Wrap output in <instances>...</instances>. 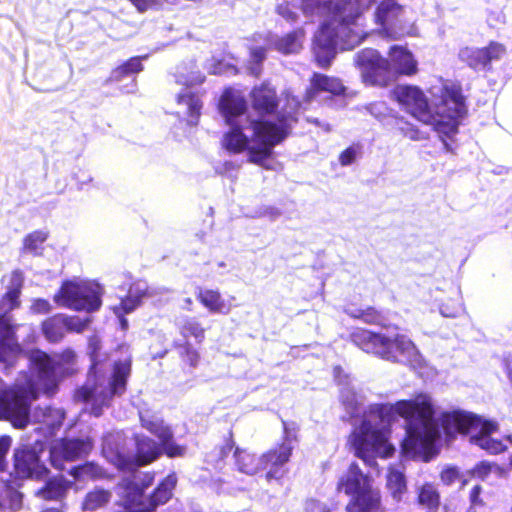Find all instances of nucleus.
Returning a JSON list of instances; mask_svg holds the SVG:
<instances>
[{
  "mask_svg": "<svg viewBox=\"0 0 512 512\" xmlns=\"http://www.w3.org/2000/svg\"><path fill=\"white\" fill-rule=\"evenodd\" d=\"M141 425L148 432L156 436L159 441H166L171 437V429L163 421L141 417Z\"/></svg>",
  "mask_w": 512,
  "mask_h": 512,
  "instance_id": "nucleus-43",
  "label": "nucleus"
},
{
  "mask_svg": "<svg viewBox=\"0 0 512 512\" xmlns=\"http://www.w3.org/2000/svg\"><path fill=\"white\" fill-rule=\"evenodd\" d=\"M506 46L497 41H490L485 47H464L460 51V58L475 71H490L493 61H499L506 54Z\"/></svg>",
  "mask_w": 512,
  "mask_h": 512,
  "instance_id": "nucleus-16",
  "label": "nucleus"
},
{
  "mask_svg": "<svg viewBox=\"0 0 512 512\" xmlns=\"http://www.w3.org/2000/svg\"><path fill=\"white\" fill-rule=\"evenodd\" d=\"M69 482L63 476L48 479L36 495L45 501H57L63 499L69 489Z\"/></svg>",
  "mask_w": 512,
  "mask_h": 512,
  "instance_id": "nucleus-29",
  "label": "nucleus"
},
{
  "mask_svg": "<svg viewBox=\"0 0 512 512\" xmlns=\"http://www.w3.org/2000/svg\"><path fill=\"white\" fill-rule=\"evenodd\" d=\"M416 501L426 512H438L441 497L433 483L425 482L418 488Z\"/></svg>",
  "mask_w": 512,
  "mask_h": 512,
  "instance_id": "nucleus-31",
  "label": "nucleus"
},
{
  "mask_svg": "<svg viewBox=\"0 0 512 512\" xmlns=\"http://www.w3.org/2000/svg\"><path fill=\"white\" fill-rule=\"evenodd\" d=\"M13 288L9 289L1 298L0 304L7 302L8 309L5 312L10 313L12 310L20 307L21 302L19 300L21 294V288L23 285L22 273L18 270L12 273Z\"/></svg>",
  "mask_w": 512,
  "mask_h": 512,
  "instance_id": "nucleus-37",
  "label": "nucleus"
},
{
  "mask_svg": "<svg viewBox=\"0 0 512 512\" xmlns=\"http://www.w3.org/2000/svg\"><path fill=\"white\" fill-rule=\"evenodd\" d=\"M178 104H184L188 107V115L191 117H199L203 103L198 94L193 92L180 93L177 95Z\"/></svg>",
  "mask_w": 512,
  "mask_h": 512,
  "instance_id": "nucleus-42",
  "label": "nucleus"
},
{
  "mask_svg": "<svg viewBox=\"0 0 512 512\" xmlns=\"http://www.w3.org/2000/svg\"><path fill=\"white\" fill-rule=\"evenodd\" d=\"M47 238L48 232L35 230L24 237V248L30 252L36 253Z\"/></svg>",
  "mask_w": 512,
  "mask_h": 512,
  "instance_id": "nucleus-46",
  "label": "nucleus"
},
{
  "mask_svg": "<svg viewBox=\"0 0 512 512\" xmlns=\"http://www.w3.org/2000/svg\"><path fill=\"white\" fill-rule=\"evenodd\" d=\"M482 493V486L475 485L469 493V501L471 506H484V501L480 497Z\"/></svg>",
  "mask_w": 512,
  "mask_h": 512,
  "instance_id": "nucleus-61",
  "label": "nucleus"
},
{
  "mask_svg": "<svg viewBox=\"0 0 512 512\" xmlns=\"http://www.w3.org/2000/svg\"><path fill=\"white\" fill-rule=\"evenodd\" d=\"M323 91L329 92L334 96H339L345 93V87L339 79L322 75V92Z\"/></svg>",
  "mask_w": 512,
  "mask_h": 512,
  "instance_id": "nucleus-50",
  "label": "nucleus"
},
{
  "mask_svg": "<svg viewBox=\"0 0 512 512\" xmlns=\"http://www.w3.org/2000/svg\"><path fill=\"white\" fill-rule=\"evenodd\" d=\"M471 443L477 445L491 455H498L507 450V446L500 439L483 436H472Z\"/></svg>",
  "mask_w": 512,
  "mask_h": 512,
  "instance_id": "nucleus-39",
  "label": "nucleus"
},
{
  "mask_svg": "<svg viewBox=\"0 0 512 512\" xmlns=\"http://www.w3.org/2000/svg\"><path fill=\"white\" fill-rule=\"evenodd\" d=\"M250 105L253 111L259 116H271L281 113H292L296 118V111L300 107V103L296 101L294 111L278 112L280 98L276 87L269 81H263L254 85L249 92Z\"/></svg>",
  "mask_w": 512,
  "mask_h": 512,
  "instance_id": "nucleus-15",
  "label": "nucleus"
},
{
  "mask_svg": "<svg viewBox=\"0 0 512 512\" xmlns=\"http://www.w3.org/2000/svg\"><path fill=\"white\" fill-rule=\"evenodd\" d=\"M30 308L35 314H48L52 310L49 301L43 298L34 299Z\"/></svg>",
  "mask_w": 512,
  "mask_h": 512,
  "instance_id": "nucleus-57",
  "label": "nucleus"
},
{
  "mask_svg": "<svg viewBox=\"0 0 512 512\" xmlns=\"http://www.w3.org/2000/svg\"><path fill=\"white\" fill-rule=\"evenodd\" d=\"M37 394L33 389L17 385L0 390V420L8 421L16 429L30 423L31 400Z\"/></svg>",
  "mask_w": 512,
  "mask_h": 512,
  "instance_id": "nucleus-9",
  "label": "nucleus"
},
{
  "mask_svg": "<svg viewBox=\"0 0 512 512\" xmlns=\"http://www.w3.org/2000/svg\"><path fill=\"white\" fill-rule=\"evenodd\" d=\"M53 301L60 307L91 313L102 305V290L98 285L66 280L54 294Z\"/></svg>",
  "mask_w": 512,
  "mask_h": 512,
  "instance_id": "nucleus-10",
  "label": "nucleus"
},
{
  "mask_svg": "<svg viewBox=\"0 0 512 512\" xmlns=\"http://www.w3.org/2000/svg\"><path fill=\"white\" fill-rule=\"evenodd\" d=\"M94 442L90 437L85 438H61L51 448V462L56 468L55 458L65 461H76L86 457L93 449Z\"/></svg>",
  "mask_w": 512,
  "mask_h": 512,
  "instance_id": "nucleus-20",
  "label": "nucleus"
},
{
  "mask_svg": "<svg viewBox=\"0 0 512 512\" xmlns=\"http://www.w3.org/2000/svg\"><path fill=\"white\" fill-rule=\"evenodd\" d=\"M177 329L183 341H188V339L193 338L196 344H201L206 338L207 328L194 316H185L182 318Z\"/></svg>",
  "mask_w": 512,
  "mask_h": 512,
  "instance_id": "nucleus-30",
  "label": "nucleus"
},
{
  "mask_svg": "<svg viewBox=\"0 0 512 512\" xmlns=\"http://www.w3.org/2000/svg\"><path fill=\"white\" fill-rule=\"evenodd\" d=\"M139 12H145L152 6L159 3L160 0H129Z\"/></svg>",
  "mask_w": 512,
  "mask_h": 512,
  "instance_id": "nucleus-62",
  "label": "nucleus"
},
{
  "mask_svg": "<svg viewBox=\"0 0 512 512\" xmlns=\"http://www.w3.org/2000/svg\"><path fill=\"white\" fill-rule=\"evenodd\" d=\"M140 56L130 57L121 65L112 70L111 77L116 81H120L130 75L137 74L143 70V64Z\"/></svg>",
  "mask_w": 512,
  "mask_h": 512,
  "instance_id": "nucleus-38",
  "label": "nucleus"
},
{
  "mask_svg": "<svg viewBox=\"0 0 512 512\" xmlns=\"http://www.w3.org/2000/svg\"><path fill=\"white\" fill-rule=\"evenodd\" d=\"M390 57L394 62L397 73L400 75L412 76L417 73V62L411 52L400 46H393L390 49Z\"/></svg>",
  "mask_w": 512,
  "mask_h": 512,
  "instance_id": "nucleus-28",
  "label": "nucleus"
},
{
  "mask_svg": "<svg viewBox=\"0 0 512 512\" xmlns=\"http://www.w3.org/2000/svg\"><path fill=\"white\" fill-rule=\"evenodd\" d=\"M292 455V446L282 442L270 448L259 456L260 470H265V478L268 482L279 480L284 475L283 467Z\"/></svg>",
  "mask_w": 512,
  "mask_h": 512,
  "instance_id": "nucleus-19",
  "label": "nucleus"
},
{
  "mask_svg": "<svg viewBox=\"0 0 512 512\" xmlns=\"http://www.w3.org/2000/svg\"><path fill=\"white\" fill-rule=\"evenodd\" d=\"M6 339L0 338V363L8 364L9 366L14 365V361L10 360L11 348L7 345Z\"/></svg>",
  "mask_w": 512,
  "mask_h": 512,
  "instance_id": "nucleus-59",
  "label": "nucleus"
},
{
  "mask_svg": "<svg viewBox=\"0 0 512 512\" xmlns=\"http://www.w3.org/2000/svg\"><path fill=\"white\" fill-rule=\"evenodd\" d=\"M352 341L367 353H372L380 358L399 362V356L413 347L410 340L403 335L388 337L381 333H375L366 329H358L351 334Z\"/></svg>",
  "mask_w": 512,
  "mask_h": 512,
  "instance_id": "nucleus-8",
  "label": "nucleus"
},
{
  "mask_svg": "<svg viewBox=\"0 0 512 512\" xmlns=\"http://www.w3.org/2000/svg\"><path fill=\"white\" fill-rule=\"evenodd\" d=\"M292 113H281L276 121L257 118L250 121L252 130L251 142L239 125H231L232 128L223 136V147L233 153L240 154L247 150L248 161L262 166L273 155V149L281 144L291 133L292 123H296Z\"/></svg>",
  "mask_w": 512,
  "mask_h": 512,
  "instance_id": "nucleus-2",
  "label": "nucleus"
},
{
  "mask_svg": "<svg viewBox=\"0 0 512 512\" xmlns=\"http://www.w3.org/2000/svg\"><path fill=\"white\" fill-rule=\"evenodd\" d=\"M80 468L83 469V470H81L82 471V479L85 477H94L96 474V470L98 469V467L91 462H86L84 464H81Z\"/></svg>",
  "mask_w": 512,
  "mask_h": 512,
  "instance_id": "nucleus-63",
  "label": "nucleus"
},
{
  "mask_svg": "<svg viewBox=\"0 0 512 512\" xmlns=\"http://www.w3.org/2000/svg\"><path fill=\"white\" fill-rule=\"evenodd\" d=\"M392 128L403 137L412 141L425 140L428 138L415 124L409 122L403 116L393 117Z\"/></svg>",
  "mask_w": 512,
  "mask_h": 512,
  "instance_id": "nucleus-36",
  "label": "nucleus"
},
{
  "mask_svg": "<svg viewBox=\"0 0 512 512\" xmlns=\"http://www.w3.org/2000/svg\"><path fill=\"white\" fill-rule=\"evenodd\" d=\"M320 7V0H302L301 9L306 16L313 15Z\"/></svg>",
  "mask_w": 512,
  "mask_h": 512,
  "instance_id": "nucleus-60",
  "label": "nucleus"
},
{
  "mask_svg": "<svg viewBox=\"0 0 512 512\" xmlns=\"http://www.w3.org/2000/svg\"><path fill=\"white\" fill-rule=\"evenodd\" d=\"M30 360L36 369L38 383L47 395L52 396L58 389L57 369L59 363L40 350L32 351Z\"/></svg>",
  "mask_w": 512,
  "mask_h": 512,
  "instance_id": "nucleus-18",
  "label": "nucleus"
},
{
  "mask_svg": "<svg viewBox=\"0 0 512 512\" xmlns=\"http://www.w3.org/2000/svg\"><path fill=\"white\" fill-rule=\"evenodd\" d=\"M356 64L361 70L363 82L378 87L390 83V61L378 52L363 50L357 54Z\"/></svg>",
  "mask_w": 512,
  "mask_h": 512,
  "instance_id": "nucleus-14",
  "label": "nucleus"
},
{
  "mask_svg": "<svg viewBox=\"0 0 512 512\" xmlns=\"http://www.w3.org/2000/svg\"><path fill=\"white\" fill-rule=\"evenodd\" d=\"M112 493L104 488H95L89 491L81 504L83 511H95L106 506L111 500Z\"/></svg>",
  "mask_w": 512,
  "mask_h": 512,
  "instance_id": "nucleus-34",
  "label": "nucleus"
},
{
  "mask_svg": "<svg viewBox=\"0 0 512 512\" xmlns=\"http://www.w3.org/2000/svg\"><path fill=\"white\" fill-rule=\"evenodd\" d=\"M432 121L428 125L440 134L442 141L458 133L459 119L466 115L465 99L462 89L456 85H444L434 104Z\"/></svg>",
  "mask_w": 512,
  "mask_h": 512,
  "instance_id": "nucleus-4",
  "label": "nucleus"
},
{
  "mask_svg": "<svg viewBox=\"0 0 512 512\" xmlns=\"http://www.w3.org/2000/svg\"><path fill=\"white\" fill-rule=\"evenodd\" d=\"M387 487L394 499L400 500L402 495L406 492L407 485L403 473L399 471H391L387 475Z\"/></svg>",
  "mask_w": 512,
  "mask_h": 512,
  "instance_id": "nucleus-41",
  "label": "nucleus"
},
{
  "mask_svg": "<svg viewBox=\"0 0 512 512\" xmlns=\"http://www.w3.org/2000/svg\"><path fill=\"white\" fill-rule=\"evenodd\" d=\"M296 6L289 1H284L276 6V12L289 22L297 20Z\"/></svg>",
  "mask_w": 512,
  "mask_h": 512,
  "instance_id": "nucleus-52",
  "label": "nucleus"
},
{
  "mask_svg": "<svg viewBox=\"0 0 512 512\" xmlns=\"http://www.w3.org/2000/svg\"><path fill=\"white\" fill-rule=\"evenodd\" d=\"M89 348H90V358L92 361L91 368H96L99 364V351L101 348V344L99 339L96 337L92 338L89 342Z\"/></svg>",
  "mask_w": 512,
  "mask_h": 512,
  "instance_id": "nucleus-58",
  "label": "nucleus"
},
{
  "mask_svg": "<svg viewBox=\"0 0 512 512\" xmlns=\"http://www.w3.org/2000/svg\"><path fill=\"white\" fill-rule=\"evenodd\" d=\"M266 59V48L262 46L253 47L250 50V60L253 67L250 68L252 75L258 78L262 72V63Z\"/></svg>",
  "mask_w": 512,
  "mask_h": 512,
  "instance_id": "nucleus-47",
  "label": "nucleus"
},
{
  "mask_svg": "<svg viewBox=\"0 0 512 512\" xmlns=\"http://www.w3.org/2000/svg\"><path fill=\"white\" fill-rule=\"evenodd\" d=\"M393 98L405 110L423 124L432 121L431 107L424 91L415 85H396L392 91Z\"/></svg>",
  "mask_w": 512,
  "mask_h": 512,
  "instance_id": "nucleus-13",
  "label": "nucleus"
},
{
  "mask_svg": "<svg viewBox=\"0 0 512 512\" xmlns=\"http://www.w3.org/2000/svg\"><path fill=\"white\" fill-rule=\"evenodd\" d=\"M2 494H6L7 496L6 508L16 510L21 507L22 494L10 484L4 483V492Z\"/></svg>",
  "mask_w": 512,
  "mask_h": 512,
  "instance_id": "nucleus-49",
  "label": "nucleus"
},
{
  "mask_svg": "<svg viewBox=\"0 0 512 512\" xmlns=\"http://www.w3.org/2000/svg\"><path fill=\"white\" fill-rule=\"evenodd\" d=\"M359 152V145H351L343 150L339 155V162L342 166H348L356 160Z\"/></svg>",
  "mask_w": 512,
  "mask_h": 512,
  "instance_id": "nucleus-54",
  "label": "nucleus"
},
{
  "mask_svg": "<svg viewBox=\"0 0 512 512\" xmlns=\"http://www.w3.org/2000/svg\"><path fill=\"white\" fill-rule=\"evenodd\" d=\"M146 295L145 292L131 295L130 293L121 299L120 303L113 307V311L117 317H123L126 314L133 312L142 303V298Z\"/></svg>",
  "mask_w": 512,
  "mask_h": 512,
  "instance_id": "nucleus-40",
  "label": "nucleus"
},
{
  "mask_svg": "<svg viewBox=\"0 0 512 512\" xmlns=\"http://www.w3.org/2000/svg\"><path fill=\"white\" fill-rule=\"evenodd\" d=\"M338 489L350 496L346 512H367L377 508L381 493L371 485V479L363 474L357 463H351L347 474L338 482Z\"/></svg>",
  "mask_w": 512,
  "mask_h": 512,
  "instance_id": "nucleus-5",
  "label": "nucleus"
},
{
  "mask_svg": "<svg viewBox=\"0 0 512 512\" xmlns=\"http://www.w3.org/2000/svg\"><path fill=\"white\" fill-rule=\"evenodd\" d=\"M440 479L445 485H451L460 479V472L455 467H447L441 471Z\"/></svg>",
  "mask_w": 512,
  "mask_h": 512,
  "instance_id": "nucleus-55",
  "label": "nucleus"
},
{
  "mask_svg": "<svg viewBox=\"0 0 512 512\" xmlns=\"http://www.w3.org/2000/svg\"><path fill=\"white\" fill-rule=\"evenodd\" d=\"M159 445L162 449V453L169 458L182 457L186 452L185 446L179 445L173 441L172 432L171 437L166 441H160Z\"/></svg>",
  "mask_w": 512,
  "mask_h": 512,
  "instance_id": "nucleus-48",
  "label": "nucleus"
},
{
  "mask_svg": "<svg viewBox=\"0 0 512 512\" xmlns=\"http://www.w3.org/2000/svg\"><path fill=\"white\" fill-rule=\"evenodd\" d=\"M359 298H352L344 305V312L351 319L361 321L368 325L386 327L387 313L372 305H361Z\"/></svg>",
  "mask_w": 512,
  "mask_h": 512,
  "instance_id": "nucleus-22",
  "label": "nucleus"
},
{
  "mask_svg": "<svg viewBox=\"0 0 512 512\" xmlns=\"http://www.w3.org/2000/svg\"><path fill=\"white\" fill-rule=\"evenodd\" d=\"M41 330L49 342L56 343L61 341L66 333L64 314L57 313L46 318L41 324Z\"/></svg>",
  "mask_w": 512,
  "mask_h": 512,
  "instance_id": "nucleus-32",
  "label": "nucleus"
},
{
  "mask_svg": "<svg viewBox=\"0 0 512 512\" xmlns=\"http://www.w3.org/2000/svg\"><path fill=\"white\" fill-rule=\"evenodd\" d=\"M304 36L302 29H296L278 38L275 43V49L282 54H291L301 48V40Z\"/></svg>",
  "mask_w": 512,
  "mask_h": 512,
  "instance_id": "nucleus-35",
  "label": "nucleus"
},
{
  "mask_svg": "<svg viewBox=\"0 0 512 512\" xmlns=\"http://www.w3.org/2000/svg\"><path fill=\"white\" fill-rule=\"evenodd\" d=\"M197 301L212 314H228L231 306L222 297L218 289L199 288L196 292Z\"/></svg>",
  "mask_w": 512,
  "mask_h": 512,
  "instance_id": "nucleus-26",
  "label": "nucleus"
},
{
  "mask_svg": "<svg viewBox=\"0 0 512 512\" xmlns=\"http://www.w3.org/2000/svg\"><path fill=\"white\" fill-rule=\"evenodd\" d=\"M153 476H150L147 481L141 483L134 480H127L123 486L124 499L129 509L134 512H144V507L147 506V496L145 490L152 484Z\"/></svg>",
  "mask_w": 512,
  "mask_h": 512,
  "instance_id": "nucleus-24",
  "label": "nucleus"
},
{
  "mask_svg": "<svg viewBox=\"0 0 512 512\" xmlns=\"http://www.w3.org/2000/svg\"><path fill=\"white\" fill-rule=\"evenodd\" d=\"M218 110L226 124L234 125L236 119L247 111V102L240 92L232 87H226L220 96Z\"/></svg>",
  "mask_w": 512,
  "mask_h": 512,
  "instance_id": "nucleus-23",
  "label": "nucleus"
},
{
  "mask_svg": "<svg viewBox=\"0 0 512 512\" xmlns=\"http://www.w3.org/2000/svg\"><path fill=\"white\" fill-rule=\"evenodd\" d=\"M11 438L8 435L0 437V471L5 470L6 467V454L8 453L11 446Z\"/></svg>",
  "mask_w": 512,
  "mask_h": 512,
  "instance_id": "nucleus-56",
  "label": "nucleus"
},
{
  "mask_svg": "<svg viewBox=\"0 0 512 512\" xmlns=\"http://www.w3.org/2000/svg\"><path fill=\"white\" fill-rule=\"evenodd\" d=\"M76 354L72 349H66L61 353V359L66 363H71L75 360Z\"/></svg>",
  "mask_w": 512,
  "mask_h": 512,
  "instance_id": "nucleus-64",
  "label": "nucleus"
},
{
  "mask_svg": "<svg viewBox=\"0 0 512 512\" xmlns=\"http://www.w3.org/2000/svg\"><path fill=\"white\" fill-rule=\"evenodd\" d=\"M388 433V430L374 428L369 420H363L359 430L351 434V444L355 449V455L365 462L375 456L391 457L395 448L388 442Z\"/></svg>",
  "mask_w": 512,
  "mask_h": 512,
  "instance_id": "nucleus-11",
  "label": "nucleus"
},
{
  "mask_svg": "<svg viewBox=\"0 0 512 512\" xmlns=\"http://www.w3.org/2000/svg\"><path fill=\"white\" fill-rule=\"evenodd\" d=\"M176 485L177 477L175 473L164 477L152 493L147 496V506L144 507V512H154L158 506L166 504L172 498Z\"/></svg>",
  "mask_w": 512,
  "mask_h": 512,
  "instance_id": "nucleus-25",
  "label": "nucleus"
},
{
  "mask_svg": "<svg viewBox=\"0 0 512 512\" xmlns=\"http://www.w3.org/2000/svg\"><path fill=\"white\" fill-rule=\"evenodd\" d=\"M233 449L235 450V442L233 438V432L230 430L224 440V443L215 449L217 451L218 460H224Z\"/></svg>",
  "mask_w": 512,
  "mask_h": 512,
  "instance_id": "nucleus-53",
  "label": "nucleus"
},
{
  "mask_svg": "<svg viewBox=\"0 0 512 512\" xmlns=\"http://www.w3.org/2000/svg\"><path fill=\"white\" fill-rule=\"evenodd\" d=\"M131 373V361H116L113 365V372L108 386L100 383L92 385H84L79 394L84 402H90L94 410H98L94 414L99 416L103 407L110 405L115 395H122L126 390L127 379Z\"/></svg>",
  "mask_w": 512,
  "mask_h": 512,
  "instance_id": "nucleus-7",
  "label": "nucleus"
},
{
  "mask_svg": "<svg viewBox=\"0 0 512 512\" xmlns=\"http://www.w3.org/2000/svg\"><path fill=\"white\" fill-rule=\"evenodd\" d=\"M494 468L499 469V466L488 461H480L475 464L471 470V473L473 477L485 480Z\"/></svg>",
  "mask_w": 512,
  "mask_h": 512,
  "instance_id": "nucleus-51",
  "label": "nucleus"
},
{
  "mask_svg": "<svg viewBox=\"0 0 512 512\" xmlns=\"http://www.w3.org/2000/svg\"><path fill=\"white\" fill-rule=\"evenodd\" d=\"M13 469L21 479L42 480L48 476V468L40 461L39 454L28 446L16 448L13 455Z\"/></svg>",
  "mask_w": 512,
  "mask_h": 512,
  "instance_id": "nucleus-17",
  "label": "nucleus"
},
{
  "mask_svg": "<svg viewBox=\"0 0 512 512\" xmlns=\"http://www.w3.org/2000/svg\"><path fill=\"white\" fill-rule=\"evenodd\" d=\"M352 0H322V68L328 67L336 55L339 29L346 23L352 10Z\"/></svg>",
  "mask_w": 512,
  "mask_h": 512,
  "instance_id": "nucleus-6",
  "label": "nucleus"
},
{
  "mask_svg": "<svg viewBox=\"0 0 512 512\" xmlns=\"http://www.w3.org/2000/svg\"><path fill=\"white\" fill-rule=\"evenodd\" d=\"M477 430L478 433L474 436L489 437L492 433L498 430L496 422L483 419L481 416L472 414L471 431Z\"/></svg>",
  "mask_w": 512,
  "mask_h": 512,
  "instance_id": "nucleus-45",
  "label": "nucleus"
},
{
  "mask_svg": "<svg viewBox=\"0 0 512 512\" xmlns=\"http://www.w3.org/2000/svg\"><path fill=\"white\" fill-rule=\"evenodd\" d=\"M376 412L382 422L390 423L398 416L407 421L402 443L405 453L429 454L434 450L440 432L434 420L435 406L428 394L418 393L412 399L399 400L394 404H378Z\"/></svg>",
  "mask_w": 512,
  "mask_h": 512,
  "instance_id": "nucleus-1",
  "label": "nucleus"
},
{
  "mask_svg": "<svg viewBox=\"0 0 512 512\" xmlns=\"http://www.w3.org/2000/svg\"><path fill=\"white\" fill-rule=\"evenodd\" d=\"M374 20L390 39L398 40L411 34L405 8L396 0H382L374 11Z\"/></svg>",
  "mask_w": 512,
  "mask_h": 512,
  "instance_id": "nucleus-12",
  "label": "nucleus"
},
{
  "mask_svg": "<svg viewBox=\"0 0 512 512\" xmlns=\"http://www.w3.org/2000/svg\"><path fill=\"white\" fill-rule=\"evenodd\" d=\"M135 450L131 454L125 438L118 433H107L102 441L103 456L118 470L133 472L139 467L150 465L162 454L156 441L144 435H134Z\"/></svg>",
  "mask_w": 512,
  "mask_h": 512,
  "instance_id": "nucleus-3",
  "label": "nucleus"
},
{
  "mask_svg": "<svg viewBox=\"0 0 512 512\" xmlns=\"http://www.w3.org/2000/svg\"><path fill=\"white\" fill-rule=\"evenodd\" d=\"M472 412L461 409L443 411L439 415V425L447 439H454L458 434L471 432Z\"/></svg>",
  "mask_w": 512,
  "mask_h": 512,
  "instance_id": "nucleus-21",
  "label": "nucleus"
},
{
  "mask_svg": "<svg viewBox=\"0 0 512 512\" xmlns=\"http://www.w3.org/2000/svg\"><path fill=\"white\" fill-rule=\"evenodd\" d=\"M234 459L237 469L242 473L254 475L260 471L259 457L246 449L236 447L234 450Z\"/></svg>",
  "mask_w": 512,
  "mask_h": 512,
  "instance_id": "nucleus-33",
  "label": "nucleus"
},
{
  "mask_svg": "<svg viewBox=\"0 0 512 512\" xmlns=\"http://www.w3.org/2000/svg\"><path fill=\"white\" fill-rule=\"evenodd\" d=\"M172 346L177 351L180 367L184 373H190L199 367L201 354L190 342L174 341Z\"/></svg>",
  "mask_w": 512,
  "mask_h": 512,
  "instance_id": "nucleus-27",
  "label": "nucleus"
},
{
  "mask_svg": "<svg viewBox=\"0 0 512 512\" xmlns=\"http://www.w3.org/2000/svg\"><path fill=\"white\" fill-rule=\"evenodd\" d=\"M65 329L68 333L81 334L87 330L92 322V317H80L78 315H66L64 314Z\"/></svg>",
  "mask_w": 512,
  "mask_h": 512,
  "instance_id": "nucleus-44",
  "label": "nucleus"
}]
</instances>
